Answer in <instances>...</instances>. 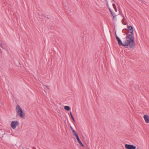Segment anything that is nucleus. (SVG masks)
<instances>
[{"label": "nucleus", "mask_w": 149, "mask_h": 149, "mask_svg": "<svg viewBox=\"0 0 149 149\" xmlns=\"http://www.w3.org/2000/svg\"><path fill=\"white\" fill-rule=\"evenodd\" d=\"M143 118L145 122L147 124H149V115L146 114L144 115Z\"/></svg>", "instance_id": "obj_4"}, {"label": "nucleus", "mask_w": 149, "mask_h": 149, "mask_svg": "<svg viewBox=\"0 0 149 149\" xmlns=\"http://www.w3.org/2000/svg\"><path fill=\"white\" fill-rule=\"evenodd\" d=\"M64 109L67 111H69L70 110V108L68 106H65L64 107Z\"/></svg>", "instance_id": "obj_10"}, {"label": "nucleus", "mask_w": 149, "mask_h": 149, "mask_svg": "<svg viewBox=\"0 0 149 149\" xmlns=\"http://www.w3.org/2000/svg\"><path fill=\"white\" fill-rule=\"evenodd\" d=\"M114 9L115 11H116V12H117V8H116V7H115V8H113Z\"/></svg>", "instance_id": "obj_15"}, {"label": "nucleus", "mask_w": 149, "mask_h": 149, "mask_svg": "<svg viewBox=\"0 0 149 149\" xmlns=\"http://www.w3.org/2000/svg\"><path fill=\"white\" fill-rule=\"evenodd\" d=\"M42 88L44 90H47L49 89V86L46 84H42L41 86Z\"/></svg>", "instance_id": "obj_8"}, {"label": "nucleus", "mask_w": 149, "mask_h": 149, "mask_svg": "<svg viewBox=\"0 0 149 149\" xmlns=\"http://www.w3.org/2000/svg\"><path fill=\"white\" fill-rule=\"evenodd\" d=\"M112 5L113 8H115V7H116V5L114 3H113Z\"/></svg>", "instance_id": "obj_14"}, {"label": "nucleus", "mask_w": 149, "mask_h": 149, "mask_svg": "<svg viewBox=\"0 0 149 149\" xmlns=\"http://www.w3.org/2000/svg\"><path fill=\"white\" fill-rule=\"evenodd\" d=\"M22 109L18 105L16 106V110L17 113L22 110Z\"/></svg>", "instance_id": "obj_9"}, {"label": "nucleus", "mask_w": 149, "mask_h": 149, "mask_svg": "<svg viewBox=\"0 0 149 149\" xmlns=\"http://www.w3.org/2000/svg\"><path fill=\"white\" fill-rule=\"evenodd\" d=\"M110 12L111 13V15L113 17V18H114L116 17V15H114V14H113V13L112 12V11L110 9Z\"/></svg>", "instance_id": "obj_13"}, {"label": "nucleus", "mask_w": 149, "mask_h": 149, "mask_svg": "<svg viewBox=\"0 0 149 149\" xmlns=\"http://www.w3.org/2000/svg\"><path fill=\"white\" fill-rule=\"evenodd\" d=\"M0 46L2 48H3V46L2 45L1 43L0 42Z\"/></svg>", "instance_id": "obj_17"}, {"label": "nucleus", "mask_w": 149, "mask_h": 149, "mask_svg": "<svg viewBox=\"0 0 149 149\" xmlns=\"http://www.w3.org/2000/svg\"><path fill=\"white\" fill-rule=\"evenodd\" d=\"M116 38L118 42V43L120 45L126 46L129 45L132 48L134 46V38L132 36L129 34L126 37V40L123 43L120 38L116 34Z\"/></svg>", "instance_id": "obj_1"}, {"label": "nucleus", "mask_w": 149, "mask_h": 149, "mask_svg": "<svg viewBox=\"0 0 149 149\" xmlns=\"http://www.w3.org/2000/svg\"><path fill=\"white\" fill-rule=\"evenodd\" d=\"M70 127L71 129L72 132V134H73V135L77 133L76 131L74 130L73 129V128L72 127Z\"/></svg>", "instance_id": "obj_11"}, {"label": "nucleus", "mask_w": 149, "mask_h": 149, "mask_svg": "<svg viewBox=\"0 0 149 149\" xmlns=\"http://www.w3.org/2000/svg\"><path fill=\"white\" fill-rule=\"evenodd\" d=\"M128 28L129 29V32L132 34V35H131L132 36H133L134 33L133 32V27L131 26H128Z\"/></svg>", "instance_id": "obj_7"}, {"label": "nucleus", "mask_w": 149, "mask_h": 149, "mask_svg": "<svg viewBox=\"0 0 149 149\" xmlns=\"http://www.w3.org/2000/svg\"><path fill=\"white\" fill-rule=\"evenodd\" d=\"M125 147L126 149H141L139 147L136 148V146L131 144H126L125 145Z\"/></svg>", "instance_id": "obj_3"}, {"label": "nucleus", "mask_w": 149, "mask_h": 149, "mask_svg": "<svg viewBox=\"0 0 149 149\" xmlns=\"http://www.w3.org/2000/svg\"><path fill=\"white\" fill-rule=\"evenodd\" d=\"M19 123L17 120L13 121L10 123L11 127L13 129H15L17 127L19 126Z\"/></svg>", "instance_id": "obj_2"}, {"label": "nucleus", "mask_w": 149, "mask_h": 149, "mask_svg": "<svg viewBox=\"0 0 149 149\" xmlns=\"http://www.w3.org/2000/svg\"><path fill=\"white\" fill-rule=\"evenodd\" d=\"M123 20H122V22H123V24H124L125 25V23L124 24V23H123Z\"/></svg>", "instance_id": "obj_18"}, {"label": "nucleus", "mask_w": 149, "mask_h": 149, "mask_svg": "<svg viewBox=\"0 0 149 149\" xmlns=\"http://www.w3.org/2000/svg\"><path fill=\"white\" fill-rule=\"evenodd\" d=\"M70 115L71 116V118H72V120L74 122H75V120L73 117V116H72V113H71V112H70Z\"/></svg>", "instance_id": "obj_12"}, {"label": "nucleus", "mask_w": 149, "mask_h": 149, "mask_svg": "<svg viewBox=\"0 0 149 149\" xmlns=\"http://www.w3.org/2000/svg\"><path fill=\"white\" fill-rule=\"evenodd\" d=\"M17 115L22 119L25 118V114L23 112L22 110L17 113Z\"/></svg>", "instance_id": "obj_5"}, {"label": "nucleus", "mask_w": 149, "mask_h": 149, "mask_svg": "<svg viewBox=\"0 0 149 149\" xmlns=\"http://www.w3.org/2000/svg\"><path fill=\"white\" fill-rule=\"evenodd\" d=\"M74 136L75 138H76L78 142L82 146H84V145L82 144L81 141H80L79 136L77 134V133L73 135Z\"/></svg>", "instance_id": "obj_6"}, {"label": "nucleus", "mask_w": 149, "mask_h": 149, "mask_svg": "<svg viewBox=\"0 0 149 149\" xmlns=\"http://www.w3.org/2000/svg\"><path fill=\"white\" fill-rule=\"evenodd\" d=\"M3 105L2 103L0 102V107H1Z\"/></svg>", "instance_id": "obj_16"}]
</instances>
